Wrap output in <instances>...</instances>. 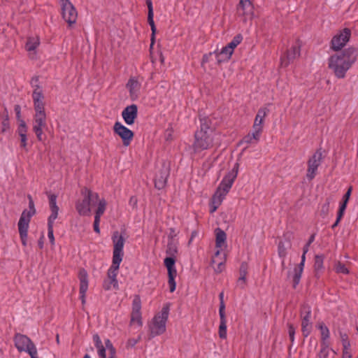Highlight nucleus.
Wrapping results in <instances>:
<instances>
[{
	"label": "nucleus",
	"instance_id": "1",
	"mask_svg": "<svg viewBox=\"0 0 358 358\" xmlns=\"http://www.w3.org/2000/svg\"><path fill=\"white\" fill-rule=\"evenodd\" d=\"M358 57V50L350 47L331 55L328 59V67L337 78H344Z\"/></svg>",
	"mask_w": 358,
	"mask_h": 358
},
{
	"label": "nucleus",
	"instance_id": "2",
	"mask_svg": "<svg viewBox=\"0 0 358 358\" xmlns=\"http://www.w3.org/2000/svg\"><path fill=\"white\" fill-rule=\"evenodd\" d=\"M170 303L164 305L160 312L157 313L149 324V339L162 335L166 331V324L169 317Z\"/></svg>",
	"mask_w": 358,
	"mask_h": 358
},
{
	"label": "nucleus",
	"instance_id": "3",
	"mask_svg": "<svg viewBox=\"0 0 358 358\" xmlns=\"http://www.w3.org/2000/svg\"><path fill=\"white\" fill-rule=\"evenodd\" d=\"M82 195L84 196L82 200H78L76 203V208L80 215H90L91 206H95L99 199V195L87 188L82 190Z\"/></svg>",
	"mask_w": 358,
	"mask_h": 358
},
{
	"label": "nucleus",
	"instance_id": "4",
	"mask_svg": "<svg viewBox=\"0 0 358 358\" xmlns=\"http://www.w3.org/2000/svg\"><path fill=\"white\" fill-rule=\"evenodd\" d=\"M213 134L206 131L197 130L194 134V142L192 144V148L195 153L208 150L213 146Z\"/></svg>",
	"mask_w": 358,
	"mask_h": 358
},
{
	"label": "nucleus",
	"instance_id": "5",
	"mask_svg": "<svg viewBox=\"0 0 358 358\" xmlns=\"http://www.w3.org/2000/svg\"><path fill=\"white\" fill-rule=\"evenodd\" d=\"M238 168L239 164L236 163L233 169L223 178L222 180L217 188L215 193L225 197L227 194L229 192L235 179L237 177Z\"/></svg>",
	"mask_w": 358,
	"mask_h": 358
},
{
	"label": "nucleus",
	"instance_id": "6",
	"mask_svg": "<svg viewBox=\"0 0 358 358\" xmlns=\"http://www.w3.org/2000/svg\"><path fill=\"white\" fill-rule=\"evenodd\" d=\"M323 159L322 149H317L307 162L308 169L306 178L309 181L315 178L317 173V169L321 165Z\"/></svg>",
	"mask_w": 358,
	"mask_h": 358
},
{
	"label": "nucleus",
	"instance_id": "7",
	"mask_svg": "<svg viewBox=\"0 0 358 358\" xmlns=\"http://www.w3.org/2000/svg\"><path fill=\"white\" fill-rule=\"evenodd\" d=\"M62 7V15L69 27H71L76 22L78 13L69 0H59Z\"/></svg>",
	"mask_w": 358,
	"mask_h": 358
},
{
	"label": "nucleus",
	"instance_id": "8",
	"mask_svg": "<svg viewBox=\"0 0 358 358\" xmlns=\"http://www.w3.org/2000/svg\"><path fill=\"white\" fill-rule=\"evenodd\" d=\"M300 316L301 318V331L304 337H308L312 330L310 322L311 308L308 303H303L301 306Z\"/></svg>",
	"mask_w": 358,
	"mask_h": 358
},
{
	"label": "nucleus",
	"instance_id": "9",
	"mask_svg": "<svg viewBox=\"0 0 358 358\" xmlns=\"http://www.w3.org/2000/svg\"><path fill=\"white\" fill-rule=\"evenodd\" d=\"M48 129L46 115H34L32 130L38 141H43L45 137L43 131Z\"/></svg>",
	"mask_w": 358,
	"mask_h": 358
},
{
	"label": "nucleus",
	"instance_id": "10",
	"mask_svg": "<svg viewBox=\"0 0 358 358\" xmlns=\"http://www.w3.org/2000/svg\"><path fill=\"white\" fill-rule=\"evenodd\" d=\"M113 131L115 134L121 138L124 146L127 147L131 144L134 136L131 129L124 126L121 122H116L113 126Z\"/></svg>",
	"mask_w": 358,
	"mask_h": 358
},
{
	"label": "nucleus",
	"instance_id": "11",
	"mask_svg": "<svg viewBox=\"0 0 358 358\" xmlns=\"http://www.w3.org/2000/svg\"><path fill=\"white\" fill-rule=\"evenodd\" d=\"M176 259L173 257H167L164 260V266L168 271V283L171 292H173L176 289V283L175 278L177 275V271L175 268Z\"/></svg>",
	"mask_w": 358,
	"mask_h": 358
},
{
	"label": "nucleus",
	"instance_id": "12",
	"mask_svg": "<svg viewBox=\"0 0 358 358\" xmlns=\"http://www.w3.org/2000/svg\"><path fill=\"white\" fill-rule=\"evenodd\" d=\"M112 239L113 242V258L115 259V262H117V260H122L124 255L123 248L125 240L117 231L113 232Z\"/></svg>",
	"mask_w": 358,
	"mask_h": 358
},
{
	"label": "nucleus",
	"instance_id": "13",
	"mask_svg": "<svg viewBox=\"0 0 358 358\" xmlns=\"http://www.w3.org/2000/svg\"><path fill=\"white\" fill-rule=\"evenodd\" d=\"M351 36V31L348 28H345L342 32L333 37L331 41V48L334 51L341 50L348 42Z\"/></svg>",
	"mask_w": 358,
	"mask_h": 358
},
{
	"label": "nucleus",
	"instance_id": "14",
	"mask_svg": "<svg viewBox=\"0 0 358 358\" xmlns=\"http://www.w3.org/2000/svg\"><path fill=\"white\" fill-rule=\"evenodd\" d=\"M170 174V167L163 164L157 171L155 177V187L158 189H162L166 185L167 179Z\"/></svg>",
	"mask_w": 358,
	"mask_h": 358
},
{
	"label": "nucleus",
	"instance_id": "15",
	"mask_svg": "<svg viewBox=\"0 0 358 358\" xmlns=\"http://www.w3.org/2000/svg\"><path fill=\"white\" fill-rule=\"evenodd\" d=\"M78 279L80 280V299L82 304L84 305L86 302V292L88 289V275L85 268H80L78 272Z\"/></svg>",
	"mask_w": 358,
	"mask_h": 358
},
{
	"label": "nucleus",
	"instance_id": "16",
	"mask_svg": "<svg viewBox=\"0 0 358 358\" xmlns=\"http://www.w3.org/2000/svg\"><path fill=\"white\" fill-rule=\"evenodd\" d=\"M14 342L15 347L20 352H27L34 345L28 336L20 334L15 335Z\"/></svg>",
	"mask_w": 358,
	"mask_h": 358
},
{
	"label": "nucleus",
	"instance_id": "17",
	"mask_svg": "<svg viewBox=\"0 0 358 358\" xmlns=\"http://www.w3.org/2000/svg\"><path fill=\"white\" fill-rule=\"evenodd\" d=\"M300 48L301 45L299 41L295 45H292L290 50H288L285 55L281 57V65L284 66H288V64L293 62L296 57L300 56Z\"/></svg>",
	"mask_w": 358,
	"mask_h": 358
},
{
	"label": "nucleus",
	"instance_id": "18",
	"mask_svg": "<svg viewBox=\"0 0 358 358\" xmlns=\"http://www.w3.org/2000/svg\"><path fill=\"white\" fill-rule=\"evenodd\" d=\"M122 116L126 124L131 125L138 116V107L136 104L127 106L122 113Z\"/></svg>",
	"mask_w": 358,
	"mask_h": 358
},
{
	"label": "nucleus",
	"instance_id": "19",
	"mask_svg": "<svg viewBox=\"0 0 358 358\" xmlns=\"http://www.w3.org/2000/svg\"><path fill=\"white\" fill-rule=\"evenodd\" d=\"M126 87L129 92V95L131 99H136L138 96L141 87V83L136 77H131L129 79Z\"/></svg>",
	"mask_w": 358,
	"mask_h": 358
},
{
	"label": "nucleus",
	"instance_id": "20",
	"mask_svg": "<svg viewBox=\"0 0 358 358\" xmlns=\"http://www.w3.org/2000/svg\"><path fill=\"white\" fill-rule=\"evenodd\" d=\"M146 5L148 6V22L150 24L152 30V34H151V43H150V48H152L154 43H155V36L157 31V29L154 22L153 20V7H152V3L151 0H146Z\"/></svg>",
	"mask_w": 358,
	"mask_h": 358
},
{
	"label": "nucleus",
	"instance_id": "21",
	"mask_svg": "<svg viewBox=\"0 0 358 358\" xmlns=\"http://www.w3.org/2000/svg\"><path fill=\"white\" fill-rule=\"evenodd\" d=\"M29 210H24L21 214L19 222L29 224L31 217L36 213L34 201L30 195L28 196Z\"/></svg>",
	"mask_w": 358,
	"mask_h": 358
},
{
	"label": "nucleus",
	"instance_id": "22",
	"mask_svg": "<svg viewBox=\"0 0 358 358\" xmlns=\"http://www.w3.org/2000/svg\"><path fill=\"white\" fill-rule=\"evenodd\" d=\"M121 262L122 260H117V262H115V259L113 258L112 265L108 270L107 273L108 278L110 279V283H113V287L116 289L118 288L117 280L116 277Z\"/></svg>",
	"mask_w": 358,
	"mask_h": 358
},
{
	"label": "nucleus",
	"instance_id": "23",
	"mask_svg": "<svg viewBox=\"0 0 358 358\" xmlns=\"http://www.w3.org/2000/svg\"><path fill=\"white\" fill-rule=\"evenodd\" d=\"M200 129L199 131H206L213 134L215 129L213 124V119L208 116H202L199 115Z\"/></svg>",
	"mask_w": 358,
	"mask_h": 358
},
{
	"label": "nucleus",
	"instance_id": "24",
	"mask_svg": "<svg viewBox=\"0 0 358 358\" xmlns=\"http://www.w3.org/2000/svg\"><path fill=\"white\" fill-rule=\"evenodd\" d=\"M215 57L218 64L227 62L230 59L233 52L226 45L223 47L220 52L217 50L214 52Z\"/></svg>",
	"mask_w": 358,
	"mask_h": 358
},
{
	"label": "nucleus",
	"instance_id": "25",
	"mask_svg": "<svg viewBox=\"0 0 358 358\" xmlns=\"http://www.w3.org/2000/svg\"><path fill=\"white\" fill-rule=\"evenodd\" d=\"M269 110L267 108H261L259 109L255 119L253 129H257L262 131V124Z\"/></svg>",
	"mask_w": 358,
	"mask_h": 358
},
{
	"label": "nucleus",
	"instance_id": "26",
	"mask_svg": "<svg viewBox=\"0 0 358 358\" xmlns=\"http://www.w3.org/2000/svg\"><path fill=\"white\" fill-rule=\"evenodd\" d=\"M238 11L244 15H250L253 12V5L250 0H240Z\"/></svg>",
	"mask_w": 358,
	"mask_h": 358
},
{
	"label": "nucleus",
	"instance_id": "27",
	"mask_svg": "<svg viewBox=\"0 0 358 358\" xmlns=\"http://www.w3.org/2000/svg\"><path fill=\"white\" fill-rule=\"evenodd\" d=\"M50 209L51 214L48 219L56 220L58 215L59 207L57 205V195L54 194H50L48 195Z\"/></svg>",
	"mask_w": 358,
	"mask_h": 358
},
{
	"label": "nucleus",
	"instance_id": "28",
	"mask_svg": "<svg viewBox=\"0 0 358 358\" xmlns=\"http://www.w3.org/2000/svg\"><path fill=\"white\" fill-rule=\"evenodd\" d=\"M324 256L323 255H317L315 257V263H314V271H315V276L318 279L320 277V275L324 269L323 263H324Z\"/></svg>",
	"mask_w": 358,
	"mask_h": 358
},
{
	"label": "nucleus",
	"instance_id": "29",
	"mask_svg": "<svg viewBox=\"0 0 358 358\" xmlns=\"http://www.w3.org/2000/svg\"><path fill=\"white\" fill-rule=\"evenodd\" d=\"M253 132L252 134H248L245 136L243 137L242 141L243 143L247 144L257 143L259 141L260 135L262 131L253 129Z\"/></svg>",
	"mask_w": 358,
	"mask_h": 358
},
{
	"label": "nucleus",
	"instance_id": "30",
	"mask_svg": "<svg viewBox=\"0 0 358 358\" xmlns=\"http://www.w3.org/2000/svg\"><path fill=\"white\" fill-rule=\"evenodd\" d=\"M304 264H305V262H301L298 264L297 267H296L294 268V275H293V285H292L294 289H296V286L299 285V283L300 282L301 275H302V273L303 271Z\"/></svg>",
	"mask_w": 358,
	"mask_h": 358
},
{
	"label": "nucleus",
	"instance_id": "31",
	"mask_svg": "<svg viewBox=\"0 0 358 358\" xmlns=\"http://www.w3.org/2000/svg\"><path fill=\"white\" fill-rule=\"evenodd\" d=\"M220 322L219 326V336L222 339L227 338V318L225 313H219Z\"/></svg>",
	"mask_w": 358,
	"mask_h": 358
},
{
	"label": "nucleus",
	"instance_id": "32",
	"mask_svg": "<svg viewBox=\"0 0 358 358\" xmlns=\"http://www.w3.org/2000/svg\"><path fill=\"white\" fill-rule=\"evenodd\" d=\"M317 327L320 330L321 334L320 343H330V332L329 328L323 322L319 323Z\"/></svg>",
	"mask_w": 358,
	"mask_h": 358
},
{
	"label": "nucleus",
	"instance_id": "33",
	"mask_svg": "<svg viewBox=\"0 0 358 358\" xmlns=\"http://www.w3.org/2000/svg\"><path fill=\"white\" fill-rule=\"evenodd\" d=\"M29 229V224L18 222V230L20 236L22 243L24 246L27 245V232Z\"/></svg>",
	"mask_w": 358,
	"mask_h": 358
},
{
	"label": "nucleus",
	"instance_id": "34",
	"mask_svg": "<svg viewBox=\"0 0 358 358\" xmlns=\"http://www.w3.org/2000/svg\"><path fill=\"white\" fill-rule=\"evenodd\" d=\"M215 232V246L216 248H222L227 239L226 233L220 228H217Z\"/></svg>",
	"mask_w": 358,
	"mask_h": 358
},
{
	"label": "nucleus",
	"instance_id": "35",
	"mask_svg": "<svg viewBox=\"0 0 358 358\" xmlns=\"http://www.w3.org/2000/svg\"><path fill=\"white\" fill-rule=\"evenodd\" d=\"M224 199V196L215 192L211 199L210 213H213L216 211L218 207L221 205Z\"/></svg>",
	"mask_w": 358,
	"mask_h": 358
},
{
	"label": "nucleus",
	"instance_id": "36",
	"mask_svg": "<svg viewBox=\"0 0 358 358\" xmlns=\"http://www.w3.org/2000/svg\"><path fill=\"white\" fill-rule=\"evenodd\" d=\"M40 44V40L38 36L29 37L25 44V49L29 52L34 51Z\"/></svg>",
	"mask_w": 358,
	"mask_h": 358
},
{
	"label": "nucleus",
	"instance_id": "37",
	"mask_svg": "<svg viewBox=\"0 0 358 358\" xmlns=\"http://www.w3.org/2000/svg\"><path fill=\"white\" fill-rule=\"evenodd\" d=\"M320 346L321 349L317 354L319 358H327L330 350L335 353L334 350L330 348V343H320Z\"/></svg>",
	"mask_w": 358,
	"mask_h": 358
},
{
	"label": "nucleus",
	"instance_id": "38",
	"mask_svg": "<svg viewBox=\"0 0 358 358\" xmlns=\"http://www.w3.org/2000/svg\"><path fill=\"white\" fill-rule=\"evenodd\" d=\"M178 252V248L176 244L173 241V236H171V240L168 242L167 248L166 250V253L169 255V257H176V255Z\"/></svg>",
	"mask_w": 358,
	"mask_h": 358
},
{
	"label": "nucleus",
	"instance_id": "39",
	"mask_svg": "<svg viewBox=\"0 0 358 358\" xmlns=\"http://www.w3.org/2000/svg\"><path fill=\"white\" fill-rule=\"evenodd\" d=\"M333 201V198L329 196L326 199L324 203L321 206L320 215L322 217H325L329 214L330 210V203Z\"/></svg>",
	"mask_w": 358,
	"mask_h": 358
},
{
	"label": "nucleus",
	"instance_id": "40",
	"mask_svg": "<svg viewBox=\"0 0 358 358\" xmlns=\"http://www.w3.org/2000/svg\"><path fill=\"white\" fill-rule=\"evenodd\" d=\"M32 99L34 102L43 101L44 96L38 85H36V88L32 93Z\"/></svg>",
	"mask_w": 358,
	"mask_h": 358
},
{
	"label": "nucleus",
	"instance_id": "41",
	"mask_svg": "<svg viewBox=\"0 0 358 358\" xmlns=\"http://www.w3.org/2000/svg\"><path fill=\"white\" fill-rule=\"evenodd\" d=\"M98 208L95 212L96 217L101 218V215L104 213L106 210V202L104 199H98Z\"/></svg>",
	"mask_w": 358,
	"mask_h": 358
},
{
	"label": "nucleus",
	"instance_id": "42",
	"mask_svg": "<svg viewBox=\"0 0 358 358\" xmlns=\"http://www.w3.org/2000/svg\"><path fill=\"white\" fill-rule=\"evenodd\" d=\"M34 115H46L43 101L34 102Z\"/></svg>",
	"mask_w": 358,
	"mask_h": 358
},
{
	"label": "nucleus",
	"instance_id": "43",
	"mask_svg": "<svg viewBox=\"0 0 358 358\" xmlns=\"http://www.w3.org/2000/svg\"><path fill=\"white\" fill-rule=\"evenodd\" d=\"M55 220H48V236L50 240V242L52 245L55 243V237L53 234V224Z\"/></svg>",
	"mask_w": 358,
	"mask_h": 358
},
{
	"label": "nucleus",
	"instance_id": "44",
	"mask_svg": "<svg viewBox=\"0 0 358 358\" xmlns=\"http://www.w3.org/2000/svg\"><path fill=\"white\" fill-rule=\"evenodd\" d=\"M27 132L28 127L25 121L24 120H20V122L19 123V125L16 130V133L18 134V136H21L23 134H27Z\"/></svg>",
	"mask_w": 358,
	"mask_h": 358
},
{
	"label": "nucleus",
	"instance_id": "45",
	"mask_svg": "<svg viewBox=\"0 0 358 358\" xmlns=\"http://www.w3.org/2000/svg\"><path fill=\"white\" fill-rule=\"evenodd\" d=\"M105 345H106L105 348H106L109 351V353H110L109 358H115L116 350L113 347L111 341L109 339H106L105 341Z\"/></svg>",
	"mask_w": 358,
	"mask_h": 358
},
{
	"label": "nucleus",
	"instance_id": "46",
	"mask_svg": "<svg viewBox=\"0 0 358 358\" xmlns=\"http://www.w3.org/2000/svg\"><path fill=\"white\" fill-rule=\"evenodd\" d=\"M141 302L139 296L136 295L132 302V311H141Z\"/></svg>",
	"mask_w": 358,
	"mask_h": 358
},
{
	"label": "nucleus",
	"instance_id": "47",
	"mask_svg": "<svg viewBox=\"0 0 358 358\" xmlns=\"http://www.w3.org/2000/svg\"><path fill=\"white\" fill-rule=\"evenodd\" d=\"M131 322H137L140 326L142 325L141 311H132Z\"/></svg>",
	"mask_w": 358,
	"mask_h": 358
},
{
	"label": "nucleus",
	"instance_id": "48",
	"mask_svg": "<svg viewBox=\"0 0 358 358\" xmlns=\"http://www.w3.org/2000/svg\"><path fill=\"white\" fill-rule=\"evenodd\" d=\"M278 250L279 257L284 259L287 255V251H286V248L284 245L283 242H282V241L279 242L278 246Z\"/></svg>",
	"mask_w": 358,
	"mask_h": 358
},
{
	"label": "nucleus",
	"instance_id": "49",
	"mask_svg": "<svg viewBox=\"0 0 358 358\" xmlns=\"http://www.w3.org/2000/svg\"><path fill=\"white\" fill-rule=\"evenodd\" d=\"M287 327L289 340L291 341V343L292 344L294 342L295 327L291 323L287 324Z\"/></svg>",
	"mask_w": 358,
	"mask_h": 358
},
{
	"label": "nucleus",
	"instance_id": "50",
	"mask_svg": "<svg viewBox=\"0 0 358 358\" xmlns=\"http://www.w3.org/2000/svg\"><path fill=\"white\" fill-rule=\"evenodd\" d=\"M336 268V271L337 273H339L347 274V273H349V271L347 268V267L345 266V264H341V262H338L336 265V268Z\"/></svg>",
	"mask_w": 358,
	"mask_h": 358
},
{
	"label": "nucleus",
	"instance_id": "51",
	"mask_svg": "<svg viewBox=\"0 0 358 358\" xmlns=\"http://www.w3.org/2000/svg\"><path fill=\"white\" fill-rule=\"evenodd\" d=\"M248 264L243 262L241 263L239 268L240 276H246L248 274Z\"/></svg>",
	"mask_w": 358,
	"mask_h": 358
},
{
	"label": "nucleus",
	"instance_id": "52",
	"mask_svg": "<svg viewBox=\"0 0 358 358\" xmlns=\"http://www.w3.org/2000/svg\"><path fill=\"white\" fill-rule=\"evenodd\" d=\"M219 299H220L219 313H225V303L224 301V292H223L220 293Z\"/></svg>",
	"mask_w": 358,
	"mask_h": 358
},
{
	"label": "nucleus",
	"instance_id": "53",
	"mask_svg": "<svg viewBox=\"0 0 358 358\" xmlns=\"http://www.w3.org/2000/svg\"><path fill=\"white\" fill-rule=\"evenodd\" d=\"M93 341L94 343L95 347L99 349L104 347L102 344V342L101 341V338L98 334H94L93 336Z\"/></svg>",
	"mask_w": 358,
	"mask_h": 358
},
{
	"label": "nucleus",
	"instance_id": "54",
	"mask_svg": "<svg viewBox=\"0 0 358 358\" xmlns=\"http://www.w3.org/2000/svg\"><path fill=\"white\" fill-rule=\"evenodd\" d=\"M20 138V148L27 150V134H23L21 136H19Z\"/></svg>",
	"mask_w": 358,
	"mask_h": 358
},
{
	"label": "nucleus",
	"instance_id": "55",
	"mask_svg": "<svg viewBox=\"0 0 358 358\" xmlns=\"http://www.w3.org/2000/svg\"><path fill=\"white\" fill-rule=\"evenodd\" d=\"M141 340V336H139L137 338H129L127 342V348H133Z\"/></svg>",
	"mask_w": 358,
	"mask_h": 358
},
{
	"label": "nucleus",
	"instance_id": "56",
	"mask_svg": "<svg viewBox=\"0 0 358 358\" xmlns=\"http://www.w3.org/2000/svg\"><path fill=\"white\" fill-rule=\"evenodd\" d=\"M346 206H345V203H341L339 206L338 211L337 213V219L338 220H341L344 215L345 210L346 209Z\"/></svg>",
	"mask_w": 358,
	"mask_h": 358
},
{
	"label": "nucleus",
	"instance_id": "57",
	"mask_svg": "<svg viewBox=\"0 0 358 358\" xmlns=\"http://www.w3.org/2000/svg\"><path fill=\"white\" fill-rule=\"evenodd\" d=\"M10 129L9 120H2L1 121V133H5Z\"/></svg>",
	"mask_w": 358,
	"mask_h": 358
},
{
	"label": "nucleus",
	"instance_id": "58",
	"mask_svg": "<svg viewBox=\"0 0 358 358\" xmlns=\"http://www.w3.org/2000/svg\"><path fill=\"white\" fill-rule=\"evenodd\" d=\"M351 192H352V187H350L348 189V191L345 192L344 196H343L342 203H345V206H347L348 202L349 201L350 196L351 195Z\"/></svg>",
	"mask_w": 358,
	"mask_h": 358
},
{
	"label": "nucleus",
	"instance_id": "59",
	"mask_svg": "<svg viewBox=\"0 0 358 358\" xmlns=\"http://www.w3.org/2000/svg\"><path fill=\"white\" fill-rule=\"evenodd\" d=\"M246 284V276H240L237 280V286L244 289Z\"/></svg>",
	"mask_w": 358,
	"mask_h": 358
},
{
	"label": "nucleus",
	"instance_id": "60",
	"mask_svg": "<svg viewBox=\"0 0 358 358\" xmlns=\"http://www.w3.org/2000/svg\"><path fill=\"white\" fill-rule=\"evenodd\" d=\"M246 284V276H240L237 280V286L244 289Z\"/></svg>",
	"mask_w": 358,
	"mask_h": 358
},
{
	"label": "nucleus",
	"instance_id": "61",
	"mask_svg": "<svg viewBox=\"0 0 358 358\" xmlns=\"http://www.w3.org/2000/svg\"><path fill=\"white\" fill-rule=\"evenodd\" d=\"M138 199L136 196H131L129 201V205L132 207L133 209L137 208Z\"/></svg>",
	"mask_w": 358,
	"mask_h": 358
},
{
	"label": "nucleus",
	"instance_id": "62",
	"mask_svg": "<svg viewBox=\"0 0 358 358\" xmlns=\"http://www.w3.org/2000/svg\"><path fill=\"white\" fill-rule=\"evenodd\" d=\"M100 219L99 217H94V221L93 224L94 230L96 233L99 234L100 233V229H99V222Z\"/></svg>",
	"mask_w": 358,
	"mask_h": 358
},
{
	"label": "nucleus",
	"instance_id": "63",
	"mask_svg": "<svg viewBox=\"0 0 358 358\" xmlns=\"http://www.w3.org/2000/svg\"><path fill=\"white\" fill-rule=\"evenodd\" d=\"M242 40H243V36L241 34H239L236 35L233 38V39L231 40V42L236 44V45L238 46V45H239L241 43Z\"/></svg>",
	"mask_w": 358,
	"mask_h": 358
},
{
	"label": "nucleus",
	"instance_id": "64",
	"mask_svg": "<svg viewBox=\"0 0 358 358\" xmlns=\"http://www.w3.org/2000/svg\"><path fill=\"white\" fill-rule=\"evenodd\" d=\"M342 358H352V355L350 351V347L346 346L345 348V347H343Z\"/></svg>",
	"mask_w": 358,
	"mask_h": 358
}]
</instances>
